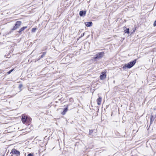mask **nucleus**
<instances>
[{
	"instance_id": "1a4fd4ad",
	"label": "nucleus",
	"mask_w": 156,
	"mask_h": 156,
	"mask_svg": "<svg viewBox=\"0 0 156 156\" xmlns=\"http://www.w3.org/2000/svg\"><path fill=\"white\" fill-rule=\"evenodd\" d=\"M102 101V98L101 97H99V98L97 100V104L98 105H100L101 104V102Z\"/></svg>"
},
{
	"instance_id": "dca6fc26",
	"label": "nucleus",
	"mask_w": 156,
	"mask_h": 156,
	"mask_svg": "<svg viewBox=\"0 0 156 156\" xmlns=\"http://www.w3.org/2000/svg\"><path fill=\"white\" fill-rule=\"evenodd\" d=\"M14 69H12L10 71H9V72H7V73L8 74H10L14 70Z\"/></svg>"
},
{
	"instance_id": "423d86ee",
	"label": "nucleus",
	"mask_w": 156,
	"mask_h": 156,
	"mask_svg": "<svg viewBox=\"0 0 156 156\" xmlns=\"http://www.w3.org/2000/svg\"><path fill=\"white\" fill-rule=\"evenodd\" d=\"M106 76V74L105 72H103L101 73L100 77L101 80H103L105 78Z\"/></svg>"
},
{
	"instance_id": "9d476101",
	"label": "nucleus",
	"mask_w": 156,
	"mask_h": 156,
	"mask_svg": "<svg viewBox=\"0 0 156 156\" xmlns=\"http://www.w3.org/2000/svg\"><path fill=\"white\" fill-rule=\"evenodd\" d=\"M68 106V105H67L66 108H65L64 109L63 111V112H61V114L62 115H65L66 114V112L67 111Z\"/></svg>"
},
{
	"instance_id": "f03ea898",
	"label": "nucleus",
	"mask_w": 156,
	"mask_h": 156,
	"mask_svg": "<svg viewBox=\"0 0 156 156\" xmlns=\"http://www.w3.org/2000/svg\"><path fill=\"white\" fill-rule=\"evenodd\" d=\"M136 59H135L132 62H131L126 64H125L122 67L123 70H126V68H130L132 67L136 62Z\"/></svg>"
},
{
	"instance_id": "f3484780",
	"label": "nucleus",
	"mask_w": 156,
	"mask_h": 156,
	"mask_svg": "<svg viewBox=\"0 0 156 156\" xmlns=\"http://www.w3.org/2000/svg\"><path fill=\"white\" fill-rule=\"evenodd\" d=\"M153 116H152L150 119V122L151 123H152L154 121V119H153Z\"/></svg>"
},
{
	"instance_id": "ddd939ff",
	"label": "nucleus",
	"mask_w": 156,
	"mask_h": 156,
	"mask_svg": "<svg viewBox=\"0 0 156 156\" xmlns=\"http://www.w3.org/2000/svg\"><path fill=\"white\" fill-rule=\"evenodd\" d=\"M124 31L125 33L129 34V28H127L124 30Z\"/></svg>"
},
{
	"instance_id": "39448f33",
	"label": "nucleus",
	"mask_w": 156,
	"mask_h": 156,
	"mask_svg": "<svg viewBox=\"0 0 156 156\" xmlns=\"http://www.w3.org/2000/svg\"><path fill=\"white\" fill-rule=\"evenodd\" d=\"M104 53L103 52L99 53L98 54H97L96 56L94 57V59L98 58H101L104 56Z\"/></svg>"
},
{
	"instance_id": "0eeeda50",
	"label": "nucleus",
	"mask_w": 156,
	"mask_h": 156,
	"mask_svg": "<svg viewBox=\"0 0 156 156\" xmlns=\"http://www.w3.org/2000/svg\"><path fill=\"white\" fill-rule=\"evenodd\" d=\"M86 13V11H81L80 12L79 15L80 16H85Z\"/></svg>"
},
{
	"instance_id": "7ed1b4c3",
	"label": "nucleus",
	"mask_w": 156,
	"mask_h": 156,
	"mask_svg": "<svg viewBox=\"0 0 156 156\" xmlns=\"http://www.w3.org/2000/svg\"><path fill=\"white\" fill-rule=\"evenodd\" d=\"M21 23L22 22L21 21H18L16 22L15 25V26L13 27V28L10 32L11 33V32L12 31V30H16L17 28H19Z\"/></svg>"
},
{
	"instance_id": "4468645a",
	"label": "nucleus",
	"mask_w": 156,
	"mask_h": 156,
	"mask_svg": "<svg viewBox=\"0 0 156 156\" xmlns=\"http://www.w3.org/2000/svg\"><path fill=\"white\" fill-rule=\"evenodd\" d=\"M37 29L36 28H34L32 29L31 32H35Z\"/></svg>"
},
{
	"instance_id": "2eb2a0df",
	"label": "nucleus",
	"mask_w": 156,
	"mask_h": 156,
	"mask_svg": "<svg viewBox=\"0 0 156 156\" xmlns=\"http://www.w3.org/2000/svg\"><path fill=\"white\" fill-rule=\"evenodd\" d=\"M93 130H90L89 132V135H92V133L93 132Z\"/></svg>"
},
{
	"instance_id": "4be33fe9",
	"label": "nucleus",
	"mask_w": 156,
	"mask_h": 156,
	"mask_svg": "<svg viewBox=\"0 0 156 156\" xmlns=\"http://www.w3.org/2000/svg\"><path fill=\"white\" fill-rule=\"evenodd\" d=\"M4 156V155H2V156Z\"/></svg>"
},
{
	"instance_id": "f257e3e1",
	"label": "nucleus",
	"mask_w": 156,
	"mask_h": 156,
	"mask_svg": "<svg viewBox=\"0 0 156 156\" xmlns=\"http://www.w3.org/2000/svg\"><path fill=\"white\" fill-rule=\"evenodd\" d=\"M31 120L30 117L25 115H23L22 116L21 121L24 124L29 125L31 122Z\"/></svg>"
},
{
	"instance_id": "aec40b11",
	"label": "nucleus",
	"mask_w": 156,
	"mask_h": 156,
	"mask_svg": "<svg viewBox=\"0 0 156 156\" xmlns=\"http://www.w3.org/2000/svg\"><path fill=\"white\" fill-rule=\"evenodd\" d=\"M84 35V33H83L81 35V37H82Z\"/></svg>"
},
{
	"instance_id": "a211bd4d",
	"label": "nucleus",
	"mask_w": 156,
	"mask_h": 156,
	"mask_svg": "<svg viewBox=\"0 0 156 156\" xmlns=\"http://www.w3.org/2000/svg\"><path fill=\"white\" fill-rule=\"evenodd\" d=\"M22 86H22V84H20L19 86V88L20 89L22 88Z\"/></svg>"
},
{
	"instance_id": "9b49d317",
	"label": "nucleus",
	"mask_w": 156,
	"mask_h": 156,
	"mask_svg": "<svg viewBox=\"0 0 156 156\" xmlns=\"http://www.w3.org/2000/svg\"><path fill=\"white\" fill-rule=\"evenodd\" d=\"M27 28V26L23 27H22L19 31V33H21L22 31H23L25 29Z\"/></svg>"
},
{
	"instance_id": "f8f14e48",
	"label": "nucleus",
	"mask_w": 156,
	"mask_h": 156,
	"mask_svg": "<svg viewBox=\"0 0 156 156\" xmlns=\"http://www.w3.org/2000/svg\"><path fill=\"white\" fill-rule=\"evenodd\" d=\"M42 54L41 55V56L39 58L38 60H39L41 58H43L46 55V52H43L42 53Z\"/></svg>"
},
{
	"instance_id": "6ab92c4d",
	"label": "nucleus",
	"mask_w": 156,
	"mask_h": 156,
	"mask_svg": "<svg viewBox=\"0 0 156 156\" xmlns=\"http://www.w3.org/2000/svg\"><path fill=\"white\" fill-rule=\"evenodd\" d=\"M27 156H33V155L31 153L28 154Z\"/></svg>"
},
{
	"instance_id": "412c9836",
	"label": "nucleus",
	"mask_w": 156,
	"mask_h": 156,
	"mask_svg": "<svg viewBox=\"0 0 156 156\" xmlns=\"http://www.w3.org/2000/svg\"><path fill=\"white\" fill-rule=\"evenodd\" d=\"M13 156V155H12V154L11 155V156Z\"/></svg>"
},
{
	"instance_id": "6e6552de",
	"label": "nucleus",
	"mask_w": 156,
	"mask_h": 156,
	"mask_svg": "<svg viewBox=\"0 0 156 156\" xmlns=\"http://www.w3.org/2000/svg\"><path fill=\"white\" fill-rule=\"evenodd\" d=\"M85 24L86 26L87 27H91L92 25V23L91 21L85 22Z\"/></svg>"
},
{
	"instance_id": "20e7f679",
	"label": "nucleus",
	"mask_w": 156,
	"mask_h": 156,
	"mask_svg": "<svg viewBox=\"0 0 156 156\" xmlns=\"http://www.w3.org/2000/svg\"><path fill=\"white\" fill-rule=\"evenodd\" d=\"M10 154H15L16 155V156H19L20 155V151L15 149H12L10 152Z\"/></svg>"
}]
</instances>
